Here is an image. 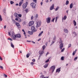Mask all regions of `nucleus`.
<instances>
[{"label": "nucleus", "mask_w": 78, "mask_h": 78, "mask_svg": "<svg viewBox=\"0 0 78 78\" xmlns=\"http://www.w3.org/2000/svg\"><path fill=\"white\" fill-rule=\"evenodd\" d=\"M44 75H42L41 76V78H49V77H48V76H45L44 77Z\"/></svg>", "instance_id": "nucleus-20"}, {"label": "nucleus", "mask_w": 78, "mask_h": 78, "mask_svg": "<svg viewBox=\"0 0 78 78\" xmlns=\"http://www.w3.org/2000/svg\"><path fill=\"white\" fill-rule=\"evenodd\" d=\"M41 40V38H39V39L37 41H40Z\"/></svg>", "instance_id": "nucleus-54"}, {"label": "nucleus", "mask_w": 78, "mask_h": 78, "mask_svg": "<svg viewBox=\"0 0 78 78\" xmlns=\"http://www.w3.org/2000/svg\"><path fill=\"white\" fill-rule=\"evenodd\" d=\"M60 69V68L57 69L56 70V73L60 72V71H61V69Z\"/></svg>", "instance_id": "nucleus-16"}, {"label": "nucleus", "mask_w": 78, "mask_h": 78, "mask_svg": "<svg viewBox=\"0 0 78 78\" xmlns=\"http://www.w3.org/2000/svg\"><path fill=\"white\" fill-rule=\"evenodd\" d=\"M49 61V59H48L46 61H45L46 63H48Z\"/></svg>", "instance_id": "nucleus-35"}, {"label": "nucleus", "mask_w": 78, "mask_h": 78, "mask_svg": "<svg viewBox=\"0 0 78 78\" xmlns=\"http://www.w3.org/2000/svg\"><path fill=\"white\" fill-rule=\"evenodd\" d=\"M34 19V16H32L31 17V20H33Z\"/></svg>", "instance_id": "nucleus-55"}, {"label": "nucleus", "mask_w": 78, "mask_h": 78, "mask_svg": "<svg viewBox=\"0 0 78 78\" xmlns=\"http://www.w3.org/2000/svg\"><path fill=\"white\" fill-rule=\"evenodd\" d=\"M48 54H49V52H48L47 54H46V56H47Z\"/></svg>", "instance_id": "nucleus-59"}, {"label": "nucleus", "mask_w": 78, "mask_h": 78, "mask_svg": "<svg viewBox=\"0 0 78 78\" xmlns=\"http://www.w3.org/2000/svg\"><path fill=\"white\" fill-rule=\"evenodd\" d=\"M22 15L21 14H18V16L20 18L22 17Z\"/></svg>", "instance_id": "nucleus-33"}, {"label": "nucleus", "mask_w": 78, "mask_h": 78, "mask_svg": "<svg viewBox=\"0 0 78 78\" xmlns=\"http://www.w3.org/2000/svg\"><path fill=\"white\" fill-rule=\"evenodd\" d=\"M14 15L15 17H16V18L18 17V13H15L14 14Z\"/></svg>", "instance_id": "nucleus-14"}, {"label": "nucleus", "mask_w": 78, "mask_h": 78, "mask_svg": "<svg viewBox=\"0 0 78 78\" xmlns=\"http://www.w3.org/2000/svg\"><path fill=\"white\" fill-rule=\"evenodd\" d=\"M0 68H1L2 69H4L3 67L2 66H0Z\"/></svg>", "instance_id": "nucleus-41"}, {"label": "nucleus", "mask_w": 78, "mask_h": 78, "mask_svg": "<svg viewBox=\"0 0 78 78\" xmlns=\"http://www.w3.org/2000/svg\"><path fill=\"white\" fill-rule=\"evenodd\" d=\"M42 34H41L40 33L39 34L38 36L39 37L41 36Z\"/></svg>", "instance_id": "nucleus-53"}, {"label": "nucleus", "mask_w": 78, "mask_h": 78, "mask_svg": "<svg viewBox=\"0 0 78 78\" xmlns=\"http://www.w3.org/2000/svg\"><path fill=\"white\" fill-rule=\"evenodd\" d=\"M18 5H19V4L18 3H16V6H18Z\"/></svg>", "instance_id": "nucleus-62"}, {"label": "nucleus", "mask_w": 78, "mask_h": 78, "mask_svg": "<svg viewBox=\"0 0 78 78\" xmlns=\"http://www.w3.org/2000/svg\"><path fill=\"white\" fill-rule=\"evenodd\" d=\"M34 64V62H31V65H33Z\"/></svg>", "instance_id": "nucleus-47"}, {"label": "nucleus", "mask_w": 78, "mask_h": 78, "mask_svg": "<svg viewBox=\"0 0 78 78\" xmlns=\"http://www.w3.org/2000/svg\"><path fill=\"white\" fill-rule=\"evenodd\" d=\"M54 9V4H53L50 7V10H52Z\"/></svg>", "instance_id": "nucleus-13"}, {"label": "nucleus", "mask_w": 78, "mask_h": 78, "mask_svg": "<svg viewBox=\"0 0 78 78\" xmlns=\"http://www.w3.org/2000/svg\"><path fill=\"white\" fill-rule=\"evenodd\" d=\"M43 33V31H42V32H41V33H41V34H42V33Z\"/></svg>", "instance_id": "nucleus-60"}, {"label": "nucleus", "mask_w": 78, "mask_h": 78, "mask_svg": "<svg viewBox=\"0 0 78 78\" xmlns=\"http://www.w3.org/2000/svg\"><path fill=\"white\" fill-rule=\"evenodd\" d=\"M69 1H66V5H68V4H69Z\"/></svg>", "instance_id": "nucleus-28"}, {"label": "nucleus", "mask_w": 78, "mask_h": 78, "mask_svg": "<svg viewBox=\"0 0 78 78\" xmlns=\"http://www.w3.org/2000/svg\"><path fill=\"white\" fill-rule=\"evenodd\" d=\"M38 16V14H36V15L35 16V17L36 18H37Z\"/></svg>", "instance_id": "nucleus-40"}, {"label": "nucleus", "mask_w": 78, "mask_h": 78, "mask_svg": "<svg viewBox=\"0 0 78 78\" xmlns=\"http://www.w3.org/2000/svg\"><path fill=\"white\" fill-rule=\"evenodd\" d=\"M76 51H77V49H76L75 51H74L73 53V55L74 56L75 55V53L76 52Z\"/></svg>", "instance_id": "nucleus-17"}, {"label": "nucleus", "mask_w": 78, "mask_h": 78, "mask_svg": "<svg viewBox=\"0 0 78 78\" xmlns=\"http://www.w3.org/2000/svg\"><path fill=\"white\" fill-rule=\"evenodd\" d=\"M23 2H22V0L20 2L19 4V6H21L22 4L23 3Z\"/></svg>", "instance_id": "nucleus-18"}, {"label": "nucleus", "mask_w": 78, "mask_h": 78, "mask_svg": "<svg viewBox=\"0 0 78 78\" xmlns=\"http://www.w3.org/2000/svg\"><path fill=\"white\" fill-rule=\"evenodd\" d=\"M43 48V50L44 51V50L46 48V46L45 45H44L42 47Z\"/></svg>", "instance_id": "nucleus-26"}, {"label": "nucleus", "mask_w": 78, "mask_h": 78, "mask_svg": "<svg viewBox=\"0 0 78 78\" xmlns=\"http://www.w3.org/2000/svg\"><path fill=\"white\" fill-rule=\"evenodd\" d=\"M31 29L33 32H36L37 31V30L35 29V28L34 26H32Z\"/></svg>", "instance_id": "nucleus-3"}, {"label": "nucleus", "mask_w": 78, "mask_h": 78, "mask_svg": "<svg viewBox=\"0 0 78 78\" xmlns=\"http://www.w3.org/2000/svg\"><path fill=\"white\" fill-rule=\"evenodd\" d=\"M27 42H31V41L27 40Z\"/></svg>", "instance_id": "nucleus-58"}, {"label": "nucleus", "mask_w": 78, "mask_h": 78, "mask_svg": "<svg viewBox=\"0 0 78 78\" xmlns=\"http://www.w3.org/2000/svg\"><path fill=\"white\" fill-rule=\"evenodd\" d=\"M4 76L5 77H8L7 75L5 74H4Z\"/></svg>", "instance_id": "nucleus-52"}, {"label": "nucleus", "mask_w": 78, "mask_h": 78, "mask_svg": "<svg viewBox=\"0 0 78 78\" xmlns=\"http://www.w3.org/2000/svg\"><path fill=\"white\" fill-rule=\"evenodd\" d=\"M30 56V54H27L26 55L27 57V58H28Z\"/></svg>", "instance_id": "nucleus-29"}, {"label": "nucleus", "mask_w": 78, "mask_h": 78, "mask_svg": "<svg viewBox=\"0 0 78 78\" xmlns=\"http://www.w3.org/2000/svg\"><path fill=\"white\" fill-rule=\"evenodd\" d=\"M50 69H51L52 70V73L55 70V66H52L51 67Z\"/></svg>", "instance_id": "nucleus-4"}, {"label": "nucleus", "mask_w": 78, "mask_h": 78, "mask_svg": "<svg viewBox=\"0 0 78 78\" xmlns=\"http://www.w3.org/2000/svg\"><path fill=\"white\" fill-rule=\"evenodd\" d=\"M2 19L1 15H0V20L1 21H2Z\"/></svg>", "instance_id": "nucleus-32"}, {"label": "nucleus", "mask_w": 78, "mask_h": 78, "mask_svg": "<svg viewBox=\"0 0 78 78\" xmlns=\"http://www.w3.org/2000/svg\"><path fill=\"white\" fill-rule=\"evenodd\" d=\"M55 18H54L51 21L52 22H54V21L55 20Z\"/></svg>", "instance_id": "nucleus-44"}, {"label": "nucleus", "mask_w": 78, "mask_h": 78, "mask_svg": "<svg viewBox=\"0 0 78 78\" xmlns=\"http://www.w3.org/2000/svg\"><path fill=\"white\" fill-rule=\"evenodd\" d=\"M9 35L10 36H11V34L10 32H9Z\"/></svg>", "instance_id": "nucleus-51"}, {"label": "nucleus", "mask_w": 78, "mask_h": 78, "mask_svg": "<svg viewBox=\"0 0 78 78\" xmlns=\"http://www.w3.org/2000/svg\"><path fill=\"white\" fill-rule=\"evenodd\" d=\"M16 26H17V27L19 28H20L21 27V26L20 25V24L19 23H16Z\"/></svg>", "instance_id": "nucleus-12"}, {"label": "nucleus", "mask_w": 78, "mask_h": 78, "mask_svg": "<svg viewBox=\"0 0 78 78\" xmlns=\"http://www.w3.org/2000/svg\"><path fill=\"white\" fill-rule=\"evenodd\" d=\"M54 43H55L54 41L52 42V43H51V45H52V44H54Z\"/></svg>", "instance_id": "nucleus-45"}, {"label": "nucleus", "mask_w": 78, "mask_h": 78, "mask_svg": "<svg viewBox=\"0 0 78 78\" xmlns=\"http://www.w3.org/2000/svg\"><path fill=\"white\" fill-rule=\"evenodd\" d=\"M27 5L26 3H24L22 5V7L23 9H25L27 7Z\"/></svg>", "instance_id": "nucleus-9"}, {"label": "nucleus", "mask_w": 78, "mask_h": 78, "mask_svg": "<svg viewBox=\"0 0 78 78\" xmlns=\"http://www.w3.org/2000/svg\"><path fill=\"white\" fill-rule=\"evenodd\" d=\"M19 52L20 53H22V51H19Z\"/></svg>", "instance_id": "nucleus-63"}, {"label": "nucleus", "mask_w": 78, "mask_h": 78, "mask_svg": "<svg viewBox=\"0 0 78 78\" xmlns=\"http://www.w3.org/2000/svg\"><path fill=\"white\" fill-rule=\"evenodd\" d=\"M41 25V23L40 22H38L37 23L36 27H40Z\"/></svg>", "instance_id": "nucleus-8"}, {"label": "nucleus", "mask_w": 78, "mask_h": 78, "mask_svg": "<svg viewBox=\"0 0 78 78\" xmlns=\"http://www.w3.org/2000/svg\"><path fill=\"white\" fill-rule=\"evenodd\" d=\"M46 2L47 3H48V0H47V1H46Z\"/></svg>", "instance_id": "nucleus-64"}, {"label": "nucleus", "mask_w": 78, "mask_h": 78, "mask_svg": "<svg viewBox=\"0 0 78 78\" xmlns=\"http://www.w3.org/2000/svg\"><path fill=\"white\" fill-rule=\"evenodd\" d=\"M11 47H12V48H14V45L13 44H12V42H11Z\"/></svg>", "instance_id": "nucleus-23"}, {"label": "nucleus", "mask_w": 78, "mask_h": 78, "mask_svg": "<svg viewBox=\"0 0 78 78\" xmlns=\"http://www.w3.org/2000/svg\"><path fill=\"white\" fill-rule=\"evenodd\" d=\"M8 40H11V41H12V39L11 38H8Z\"/></svg>", "instance_id": "nucleus-46"}, {"label": "nucleus", "mask_w": 78, "mask_h": 78, "mask_svg": "<svg viewBox=\"0 0 78 78\" xmlns=\"http://www.w3.org/2000/svg\"><path fill=\"white\" fill-rule=\"evenodd\" d=\"M60 44H63V43H62V41L61 40L60 41Z\"/></svg>", "instance_id": "nucleus-37"}, {"label": "nucleus", "mask_w": 78, "mask_h": 78, "mask_svg": "<svg viewBox=\"0 0 78 78\" xmlns=\"http://www.w3.org/2000/svg\"><path fill=\"white\" fill-rule=\"evenodd\" d=\"M22 31L24 32L23 34L24 35H26V33L25 32L24 29L22 30Z\"/></svg>", "instance_id": "nucleus-30"}, {"label": "nucleus", "mask_w": 78, "mask_h": 78, "mask_svg": "<svg viewBox=\"0 0 78 78\" xmlns=\"http://www.w3.org/2000/svg\"><path fill=\"white\" fill-rule=\"evenodd\" d=\"M32 61H33V62H36V60L34 59H33Z\"/></svg>", "instance_id": "nucleus-48"}, {"label": "nucleus", "mask_w": 78, "mask_h": 78, "mask_svg": "<svg viewBox=\"0 0 78 78\" xmlns=\"http://www.w3.org/2000/svg\"><path fill=\"white\" fill-rule=\"evenodd\" d=\"M0 60H3L2 58H1V56H0Z\"/></svg>", "instance_id": "nucleus-56"}, {"label": "nucleus", "mask_w": 78, "mask_h": 78, "mask_svg": "<svg viewBox=\"0 0 78 78\" xmlns=\"http://www.w3.org/2000/svg\"><path fill=\"white\" fill-rule=\"evenodd\" d=\"M66 19H67V16L65 15L64 16V19L65 20H66Z\"/></svg>", "instance_id": "nucleus-34"}, {"label": "nucleus", "mask_w": 78, "mask_h": 78, "mask_svg": "<svg viewBox=\"0 0 78 78\" xmlns=\"http://www.w3.org/2000/svg\"><path fill=\"white\" fill-rule=\"evenodd\" d=\"M30 5L33 8H35L36 5L35 3H32L30 4Z\"/></svg>", "instance_id": "nucleus-5"}, {"label": "nucleus", "mask_w": 78, "mask_h": 78, "mask_svg": "<svg viewBox=\"0 0 78 78\" xmlns=\"http://www.w3.org/2000/svg\"><path fill=\"white\" fill-rule=\"evenodd\" d=\"M77 59H78V57H76L74 58V60L76 61V60H77Z\"/></svg>", "instance_id": "nucleus-31"}, {"label": "nucleus", "mask_w": 78, "mask_h": 78, "mask_svg": "<svg viewBox=\"0 0 78 78\" xmlns=\"http://www.w3.org/2000/svg\"><path fill=\"white\" fill-rule=\"evenodd\" d=\"M28 33L30 35H32L33 34V31H28Z\"/></svg>", "instance_id": "nucleus-25"}, {"label": "nucleus", "mask_w": 78, "mask_h": 78, "mask_svg": "<svg viewBox=\"0 0 78 78\" xmlns=\"http://www.w3.org/2000/svg\"><path fill=\"white\" fill-rule=\"evenodd\" d=\"M48 65V63H46L44 66V67L45 68H47Z\"/></svg>", "instance_id": "nucleus-19"}, {"label": "nucleus", "mask_w": 78, "mask_h": 78, "mask_svg": "<svg viewBox=\"0 0 78 78\" xmlns=\"http://www.w3.org/2000/svg\"><path fill=\"white\" fill-rule=\"evenodd\" d=\"M44 50H41L39 51V53L40 55H41L42 54H43L44 53Z\"/></svg>", "instance_id": "nucleus-6"}, {"label": "nucleus", "mask_w": 78, "mask_h": 78, "mask_svg": "<svg viewBox=\"0 0 78 78\" xmlns=\"http://www.w3.org/2000/svg\"><path fill=\"white\" fill-rule=\"evenodd\" d=\"M43 2H41V5H43Z\"/></svg>", "instance_id": "nucleus-61"}, {"label": "nucleus", "mask_w": 78, "mask_h": 78, "mask_svg": "<svg viewBox=\"0 0 78 78\" xmlns=\"http://www.w3.org/2000/svg\"><path fill=\"white\" fill-rule=\"evenodd\" d=\"M58 17H56L55 18V22H56L57 21V20H58Z\"/></svg>", "instance_id": "nucleus-42"}, {"label": "nucleus", "mask_w": 78, "mask_h": 78, "mask_svg": "<svg viewBox=\"0 0 78 78\" xmlns=\"http://www.w3.org/2000/svg\"><path fill=\"white\" fill-rule=\"evenodd\" d=\"M61 60H64V56H62L61 58Z\"/></svg>", "instance_id": "nucleus-38"}, {"label": "nucleus", "mask_w": 78, "mask_h": 78, "mask_svg": "<svg viewBox=\"0 0 78 78\" xmlns=\"http://www.w3.org/2000/svg\"><path fill=\"white\" fill-rule=\"evenodd\" d=\"M69 7L70 9H72L73 8V3H71L69 5Z\"/></svg>", "instance_id": "nucleus-22"}, {"label": "nucleus", "mask_w": 78, "mask_h": 78, "mask_svg": "<svg viewBox=\"0 0 78 78\" xmlns=\"http://www.w3.org/2000/svg\"><path fill=\"white\" fill-rule=\"evenodd\" d=\"M15 20L16 21H18L19 22H21V19L19 18V17H17V18H16L15 19Z\"/></svg>", "instance_id": "nucleus-10"}, {"label": "nucleus", "mask_w": 78, "mask_h": 78, "mask_svg": "<svg viewBox=\"0 0 78 78\" xmlns=\"http://www.w3.org/2000/svg\"><path fill=\"white\" fill-rule=\"evenodd\" d=\"M21 37V35L20 34H16V37L20 38Z\"/></svg>", "instance_id": "nucleus-15"}, {"label": "nucleus", "mask_w": 78, "mask_h": 78, "mask_svg": "<svg viewBox=\"0 0 78 78\" xmlns=\"http://www.w3.org/2000/svg\"><path fill=\"white\" fill-rule=\"evenodd\" d=\"M71 46L72 45L71 44H69L68 45V48H69L70 47H71Z\"/></svg>", "instance_id": "nucleus-36"}, {"label": "nucleus", "mask_w": 78, "mask_h": 78, "mask_svg": "<svg viewBox=\"0 0 78 78\" xmlns=\"http://www.w3.org/2000/svg\"><path fill=\"white\" fill-rule=\"evenodd\" d=\"M59 8V6H57L56 8L55 9V11H57L58 10V9Z\"/></svg>", "instance_id": "nucleus-27"}, {"label": "nucleus", "mask_w": 78, "mask_h": 78, "mask_svg": "<svg viewBox=\"0 0 78 78\" xmlns=\"http://www.w3.org/2000/svg\"><path fill=\"white\" fill-rule=\"evenodd\" d=\"M34 23L33 21H30L29 23V26H32Z\"/></svg>", "instance_id": "nucleus-7"}, {"label": "nucleus", "mask_w": 78, "mask_h": 78, "mask_svg": "<svg viewBox=\"0 0 78 78\" xmlns=\"http://www.w3.org/2000/svg\"><path fill=\"white\" fill-rule=\"evenodd\" d=\"M73 23H74V26H76V22L75 20L73 21Z\"/></svg>", "instance_id": "nucleus-24"}, {"label": "nucleus", "mask_w": 78, "mask_h": 78, "mask_svg": "<svg viewBox=\"0 0 78 78\" xmlns=\"http://www.w3.org/2000/svg\"><path fill=\"white\" fill-rule=\"evenodd\" d=\"M64 46V44H61L60 45L59 48L61 50H62V48H63Z\"/></svg>", "instance_id": "nucleus-11"}, {"label": "nucleus", "mask_w": 78, "mask_h": 78, "mask_svg": "<svg viewBox=\"0 0 78 78\" xmlns=\"http://www.w3.org/2000/svg\"><path fill=\"white\" fill-rule=\"evenodd\" d=\"M25 11L27 12H28V9H26V10H25Z\"/></svg>", "instance_id": "nucleus-49"}, {"label": "nucleus", "mask_w": 78, "mask_h": 78, "mask_svg": "<svg viewBox=\"0 0 78 78\" xmlns=\"http://www.w3.org/2000/svg\"><path fill=\"white\" fill-rule=\"evenodd\" d=\"M14 3V2L13 1H11L10 2V3L11 4H13Z\"/></svg>", "instance_id": "nucleus-43"}, {"label": "nucleus", "mask_w": 78, "mask_h": 78, "mask_svg": "<svg viewBox=\"0 0 78 78\" xmlns=\"http://www.w3.org/2000/svg\"><path fill=\"white\" fill-rule=\"evenodd\" d=\"M64 50H65V48H63L62 50H61V52H64Z\"/></svg>", "instance_id": "nucleus-39"}, {"label": "nucleus", "mask_w": 78, "mask_h": 78, "mask_svg": "<svg viewBox=\"0 0 78 78\" xmlns=\"http://www.w3.org/2000/svg\"><path fill=\"white\" fill-rule=\"evenodd\" d=\"M16 35L14 32H12V38L14 40L16 39Z\"/></svg>", "instance_id": "nucleus-1"}, {"label": "nucleus", "mask_w": 78, "mask_h": 78, "mask_svg": "<svg viewBox=\"0 0 78 78\" xmlns=\"http://www.w3.org/2000/svg\"><path fill=\"white\" fill-rule=\"evenodd\" d=\"M51 18L50 17H48L46 19V22L48 23H49L51 22Z\"/></svg>", "instance_id": "nucleus-2"}, {"label": "nucleus", "mask_w": 78, "mask_h": 78, "mask_svg": "<svg viewBox=\"0 0 78 78\" xmlns=\"http://www.w3.org/2000/svg\"><path fill=\"white\" fill-rule=\"evenodd\" d=\"M25 4H26V5H28V2H26V3H25Z\"/></svg>", "instance_id": "nucleus-57"}, {"label": "nucleus", "mask_w": 78, "mask_h": 78, "mask_svg": "<svg viewBox=\"0 0 78 78\" xmlns=\"http://www.w3.org/2000/svg\"><path fill=\"white\" fill-rule=\"evenodd\" d=\"M64 31L66 33H68V30L65 29H64Z\"/></svg>", "instance_id": "nucleus-21"}, {"label": "nucleus", "mask_w": 78, "mask_h": 78, "mask_svg": "<svg viewBox=\"0 0 78 78\" xmlns=\"http://www.w3.org/2000/svg\"><path fill=\"white\" fill-rule=\"evenodd\" d=\"M33 1L35 3H36L37 2V0H33Z\"/></svg>", "instance_id": "nucleus-50"}]
</instances>
